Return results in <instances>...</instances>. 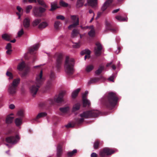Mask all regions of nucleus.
<instances>
[{"label": "nucleus", "mask_w": 157, "mask_h": 157, "mask_svg": "<svg viewBox=\"0 0 157 157\" xmlns=\"http://www.w3.org/2000/svg\"><path fill=\"white\" fill-rule=\"evenodd\" d=\"M78 34V33L77 29H74L73 30L71 35V37L72 38H74L76 37Z\"/></svg>", "instance_id": "37"}, {"label": "nucleus", "mask_w": 157, "mask_h": 157, "mask_svg": "<svg viewBox=\"0 0 157 157\" xmlns=\"http://www.w3.org/2000/svg\"><path fill=\"white\" fill-rule=\"evenodd\" d=\"M45 80L44 78L43 77V71L41 70L36 76L35 84L30 88V92L33 96L36 94L39 88L42 85Z\"/></svg>", "instance_id": "2"}, {"label": "nucleus", "mask_w": 157, "mask_h": 157, "mask_svg": "<svg viewBox=\"0 0 157 157\" xmlns=\"http://www.w3.org/2000/svg\"><path fill=\"white\" fill-rule=\"evenodd\" d=\"M55 78V73L54 72L51 71L50 76V79H51L52 80L54 81Z\"/></svg>", "instance_id": "46"}, {"label": "nucleus", "mask_w": 157, "mask_h": 157, "mask_svg": "<svg viewBox=\"0 0 157 157\" xmlns=\"http://www.w3.org/2000/svg\"><path fill=\"white\" fill-rule=\"evenodd\" d=\"M80 90V88H78L75 90L72 93L71 96L73 98H75L76 97Z\"/></svg>", "instance_id": "28"}, {"label": "nucleus", "mask_w": 157, "mask_h": 157, "mask_svg": "<svg viewBox=\"0 0 157 157\" xmlns=\"http://www.w3.org/2000/svg\"><path fill=\"white\" fill-rule=\"evenodd\" d=\"M63 153L62 146L60 144H58L57 148V156L58 157L61 156Z\"/></svg>", "instance_id": "18"}, {"label": "nucleus", "mask_w": 157, "mask_h": 157, "mask_svg": "<svg viewBox=\"0 0 157 157\" xmlns=\"http://www.w3.org/2000/svg\"><path fill=\"white\" fill-rule=\"evenodd\" d=\"M23 25L25 28H28L30 25L29 19L28 18H25L23 21Z\"/></svg>", "instance_id": "21"}, {"label": "nucleus", "mask_w": 157, "mask_h": 157, "mask_svg": "<svg viewBox=\"0 0 157 157\" xmlns=\"http://www.w3.org/2000/svg\"><path fill=\"white\" fill-rule=\"evenodd\" d=\"M7 50L6 52V53L8 55H10V54L12 51V50L11 49H7Z\"/></svg>", "instance_id": "56"}, {"label": "nucleus", "mask_w": 157, "mask_h": 157, "mask_svg": "<svg viewBox=\"0 0 157 157\" xmlns=\"http://www.w3.org/2000/svg\"><path fill=\"white\" fill-rule=\"evenodd\" d=\"M116 18L120 21H124L126 20V19L125 18L121 16H117L116 17Z\"/></svg>", "instance_id": "48"}, {"label": "nucleus", "mask_w": 157, "mask_h": 157, "mask_svg": "<svg viewBox=\"0 0 157 157\" xmlns=\"http://www.w3.org/2000/svg\"><path fill=\"white\" fill-rule=\"evenodd\" d=\"M88 5L93 8L95 7L97 5V0H87Z\"/></svg>", "instance_id": "17"}, {"label": "nucleus", "mask_w": 157, "mask_h": 157, "mask_svg": "<svg viewBox=\"0 0 157 157\" xmlns=\"http://www.w3.org/2000/svg\"><path fill=\"white\" fill-rule=\"evenodd\" d=\"M48 26V24L46 22L41 23L38 25V28L40 29H44Z\"/></svg>", "instance_id": "27"}, {"label": "nucleus", "mask_w": 157, "mask_h": 157, "mask_svg": "<svg viewBox=\"0 0 157 157\" xmlns=\"http://www.w3.org/2000/svg\"><path fill=\"white\" fill-rule=\"evenodd\" d=\"M46 9L41 6L34 7L33 12V15L35 17H41L42 13L46 11Z\"/></svg>", "instance_id": "8"}, {"label": "nucleus", "mask_w": 157, "mask_h": 157, "mask_svg": "<svg viewBox=\"0 0 157 157\" xmlns=\"http://www.w3.org/2000/svg\"><path fill=\"white\" fill-rule=\"evenodd\" d=\"M24 34V31L22 28L21 30L19 31L18 33V36L20 37Z\"/></svg>", "instance_id": "50"}, {"label": "nucleus", "mask_w": 157, "mask_h": 157, "mask_svg": "<svg viewBox=\"0 0 157 157\" xmlns=\"http://www.w3.org/2000/svg\"><path fill=\"white\" fill-rule=\"evenodd\" d=\"M100 112L97 110H91L84 112L80 114L81 117H84L86 118H95L98 116Z\"/></svg>", "instance_id": "6"}, {"label": "nucleus", "mask_w": 157, "mask_h": 157, "mask_svg": "<svg viewBox=\"0 0 157 157\" xmlns=\"http://www.w3.org/2000/svg\"><path fill=\"white\" fill-rule=\"evenodd\" d=\"M6 75L9 77L10 79H13V75L12 73L8 71H7L6 73Z\"/></svg>", "instance_id": "49"}, {"label": "nucleus", "mask_w": 157, "mask_h": 157, "mask_svg": "<svg viewBox=\"0 0 157 157\" xmlns=\"http://www.w3.org/2000/svg\"><path fill=\"white\" fill-rule=\"evenodd\" d=\"M69 110V107H65L62 108H60L59 110L62 113H65L67 112Z\"/></svg>", "instance_id": "40"}, {"label": "nucleus", "mask_w": 157, "mask_h": 157, "mask_svg": "<svg viewBox=\"0 0 157 157\" xmlns=\"http://www.w3.org/2000/svg\"><path fill=\"white\" fill-rule=\"evenodd\" d=\"M71 18L74 23L68 26V28L69 29H71L72 28H75L79 25V18L78 17H77L76 16H71Z\"/></svg>", "instance_id": "11"}, {"label": "nucleus", "mask_w": 157, "mask_h": 157, "mask_svg": "<svg viewBox=\"0 0 157 157\" xmlns=\"http://www.w3.org/2000/svg\"><path fill=\"white\" fill-rule=\"evenodd\" d=\"M10 35L6 34H4L2 35V39L8 41H10Z\"/></svg>", "instance_id": "33"}, {"label": "nucleus", "mask_w": 157, "mask_h": 157, "mask_svg": "<svg viewBox=\"0 0 157 157\" xmlns=\"http://www.w3.org/2000/svg\"><path fill=\"white\" fill-rule=\"evenodd\" d=\"M40 19H36L33 22V25L34 26H35L38 25L41 21Z\"/></svg>", "instance_id": "36"}, {"label": "nucleus", "mask_w": 157, "mask_h": 157, "mask_svg": "<svg viewBox=\"0 0 157 157\" xmlns=\"http://www.w3.org/2000/svg\"><path fill=\"white\" fill-rule=\"evenodd\" d=\"M123 0H118V2H121ZM113 0H107L101 8V10L102 11H104L109 6L110 4L112 2Z\"/></svg>", "instance_id": "14"}, {"label": "nucleus", "mask_w": 157, "mask_h": 157, "mask_svg": "<svg viewBox=\"0 0 157 157\" xmlns=\"http://www.w3.org/2000/svg\"><path fill=\"white\" fill-rule=\"evenodd\" d=\"M80 47V44L79 43H75L73 45V47L75 48H78Z\"/></svg>", "instance_id": "53"}, {"label": "nucleus", "mask_w": 157, "mask_h": 157, "mask_svg": "<svg viewBox=\"0 0 157 157\" xmlns=\"http://www.w3.org/2000/svg\"><path fill=\"white\" fill-rule=\"evenodd\" d=\"M98 155L95 152L92 153L90 155L91 157H98Z\"/></svg>", "instance_id": "55"}, {"label": "nucleus", "mask_w": 157, "mask_h": 157, "mask_svg": "<svg viewBox=\"0 0 157 157\" xmlns=\"http://www.w3.org/2000/svg\"><path fill=\"white\" fill-rule=\"evenodd\" d=\"M96 47L94 48V53L96 56H99L101 54V51L102 46L101 44L99 42H97L95 43Z\"/></svg>", "instance_id": "10"}, {"label": "nucleus", "mask_w": 157, "mask_h": 157, "mask_svg": "<svg viewBox=\"0 0 157 157\" xmlns=\"http://www.w3.org/2000/svg\"><path fill=\"white\" fill-rule=\"evenodd\" d=\"M17 9L19 12H20L22 10V8L19 6H17Z\"/></svg>", "instance_id": "63"}, {"label": "nucleus", "mask_w": 157, "mask_h": 157, "mask_svg": "<svg viewBox=\"0 0 157 157\" xmlns=\"http://www.w3.org/2000/svg\"><path fill=\"white\" fill-rule=\"evenodd\" d=\"M19 139V137L18 135H16L15 137L14 136H10L6 138V141L8 143L14 144L16 143L17 140H18Z\"/></svg>", "instance_id": "13"}, {"label": "nucleus", "mask_w": 157, "mask_h": 157, "mask_svg": "<svg viewBox=\"0 0 157 157\" xmlns=\"http://www.w3.org/2000/svg\"><path fill=\"white\" fill-rule=\"evenodd\" d=\"M94 68V67L93 65H90L87 66L86 70L87 72H89L92 71Z\"/></svg>", "instance_id": "38"}, {"label": "nucleus", "mask_w": 157, "mask_h": 157, "mask_svg": "<svg viewBox=\"0 0 157 157\" xmlns=\"http://www.w3.org/2000/svg\"><path fill=\"white\" fill-rule=\"evenodd\" d=\"M118 100V96L116 93L109 92L107 93L102 98L101 102L104 107L112 109L116 105Z\"/></svg>", "instance_id": "1"}, {"label": "nucleus", "mask_w": 157, "mask_h": 157, "mask_svg": "<svg viewBox=\"0 0 157 157\" xmlns=\"http://www.w3.org/2000/svg\"><path fill=\"white\" fill-rule=\"evenodd\" d=\"M90 54H87L85 56V59H86V58H89L90 57Z\"/></svg>", "instance_id": "64"}, {"label": "nucleus", "mask_w": 157, "mask_h": 157, "mask_svg": "<svg viewBox=\"0 0 157 157\" xmlns=\"http://www.w3.org/2000/svg\"><path fill=\"white\" fill-rule=\"evenodd\" d=\"M117 48H118V50L116 52V53L117 54H118V53H119L120 52L121 50V48L120 46H118V47Z\"/></svg>", "instance_id": "60"}, {"label": "nucleus", "mask_w": 157, "mask_h": 157, "mask_svg": "<svg viewBox=\"0 0 157 157\" xmlns=\"http://www.w3.org/2000/svg\"><path fill=\"white\" fill-rule=\"evenodd\" d=\"M14 118L13 117H10L9 115L7 116L6 120V123L7 124H11Z\"/></svg>", "instance_id": "24"}, {"label": "nucleus", "mask_w": 157, "mask_h": 157, "mask_svg": "<svg viewBox=\"0 0 157 157\" xmlns=\"http://www.w3.org/2000/svg\"><path fill=\"white\" fill-rule=\"evenodd\" d=\"M28 71V70H26L25 71L23 72L22 74V76H26L27 74Z\"/></svg>", "instance_id": "61"}, {"label": "nucleus", "mask_w": 157, "mask_h": 157, "mask_svg": "<svg viewBox=\"0 0 157 157\" xmlns=\"http://www.w3.org/2000/svg\"><path fill=\"white\" fill-rule=\"evenodd\" d=\"M17 115L19 118H23L25 117L24 112L23 110H21L18 111L17 112Z\"/></svg>", "instance_id": "32"}, {"label": "nucleus", "mask_w": 157, "mask_h": 157, "mask_svg": "<svg viewBox=\"0 0 157 157\" xmlns=\"http://www.w3.org/2000/svg\"><path fill=\"white\" fill-rule=\"evenodd\" d=\"M33 7L31 5H28L25 8V12L27 13H28L30 12V10L32 9Z\"/></svg>", "instance_id": "45"}, {"label": "nucleus", "mask_w": 157, "mask_h": 157, "mask_svg": "<svg viewBox=\"0 0 157 157\" xmlns=\"http://www.w3.org/2000/svg\"><path fill=\"white\" fill-rule=\"evenodd\" d=\"M114 77L113 76H111L108 79V80L114 82Z\"/></svg>", "instance_id": "57"}, {"label": "nucleus", "mask_w": 157, "mask_h": 157, "mask_svg": "<svg viewBox=\"0 0 157 157\" xmlns=\"http://www.w3.org/2000/svg\"><path fill=\"white\" fill-rule=\"evenodd\" d=\"M102 144V142L99 140H96L94 143L93 147L95 149L99 148L100 146Z\"/></svg>", "instance_id": "19"}, {"label": "nucleus", "mask_w": 157, "mask_h": 157, "mask_svg": "<svg viewBox=\"0 0 157 157\" xmlns=\"http://www.w3.org/2000/svg\"><path fill=\"white\" fill-rule=\"evenodd\" d=\"M56 18L57 19H60L62 20H63L65 19L64 17L63 16L61 15L57 16Z\"/></svg>", "instance_id": "51"}, {"label": "nucleus", "mask_w": 157, "mask_h": 157, "mask_svg": "<svg viewBox=\"0 0 157 157\" xmlns=\"http://www.w3.org/2000/svg\"><path fill=\"white\" fill-rule=\"evenodd\" d=\"M104 69L103 66H100L98 69L95 71V74L97 75H99L102 72Z\"/></svg>", "instance_id": "34"}, {"label": "nucleus", "mask_w": 157, "mask_h": 157, "mask_svg": "<svg viewBox=\"0 0 157 157\" xmlns=\"http://www.w3.org/2000/svg\"><path fill=\"white\" fill-rule=\"evenodd\" d=\"M90 51L88 49H86L81 51V54L82 55H86L87 54H90Z\"/></svg>", "instance_id": "41"}, {"label": "nucleus", "mask_w": 157, "mask_h": 157, "mask_svg": "<svg viewBox=\"0 0 157 157\" xmlns=\"http://www.w3.org/2000/svg\"><path fill=\"white\" fill-rule=\"evenodd\" d=\"M37 2L40 5L42 6L43 8L46 9L48 7V6L46 5L43 0H37Z\"/></svg>", "instance_id": "31"}, {"label": "nucleus", "mask_w": 157, "mask_h": 157, "mask_svg": "<svg viewBox=\"0 0 157 157\" xmlns=\"http://www.w3.org/2000/svg\"><path fill=\"white\" fill-rule=\"evenodd\" d=\"M39 44H36L29 48V52L30 54L33 53L34 51L37 50L39 48Z\"/></svg>", "instance_id": "16"}, {"label": "nucleus", "mask_w": 157, "mask_h": 157, "mask_svg": "<svg viewBox=\"0 0 157 157\" xmlns=\"http://www.w3.org/2000/svg\"><path fill=\"white\" fill-rule=\"evenodd\" d=\"M81 118H77L75 120V122L76 124H80L82 123L84 121V119L83 117H81Z\"/></svg>", "instance_id": "39"}, {"label": "nucleus", "mask_w": 157, "mask_h": 157, "mask_svg": "<svg viewBox=\"0 0 157 157\" xmlns=\"http://www.w3.org/2000/svg\"><path fill=\"white\" fill-rule=\"evenodd\" d=\"M77 151L76 149H74L72 151H69L67 153V155L69 157H71L74 155L77 152Z\"/></svg>", "instance_id": "35"}, {"label": "nucleus", "mask_w": 157, "mask_h": 157, "mask_svg": "<svg viewBox=\"0 0 157 157\" xmlns=\"http://www.w3.org/2000/svg\"><path fill=\"white\" fill-rule=\"evenodd\" d=\"M28 2L29 3H36L37 2L36 0H28Z\"/></svg>", "instance_id": "58"}, {"label": "nucleus", "mask_w": 157, "mask_h": 157, "mask_svg": "<svg viewBox=\"0 0 157 157\" xmlns=\"http://www.w3.org/2000/svg\"><path fill=\"white\" fill-rule=\"evenodd\" d=\"M11 44L10 43H8L6 47V49H11Z\"/></svg>", "instance_id": "52"}, {"label": "nucleus", "mask_w": 157, "mask_h": 157, "mask_svg": "<svg viewBox=\"0 0 157 157\" xmlns=\"http://www.w3.org/2000/svg\"><path fill=\"white\" fill-rule=\"evenodd\" d=\"M66 94L65 91H63L59 93L57 98H49L47 101L41 103L39 106L41 107L45 106H49L54 104L55 103H62L64 101V96Z\"/></svg>", "instance_id": "3"}, {"label": "nucleus", "mask_w": 157, "mask_h": 157, "mask_svg": "<svg viewBox=\"0 0 157 157\" xmlns=\"http://www.w3.org/2000/svg\"><path fill=\"white\" fill-rule=\"evenodd\" d=\"M60 22L59 21H56L55 22L54 24V26L56 29L58 30L59 28V25Z\"/></svg>", "instance_id": "44"}, {"label": "nucleus", "mask_w": 157, "mask_h": 157, "mask_svg": "<svg viewBox=\"0 0 157 157\" xmlns=\"http://www.w3.org/2000/svg\"><path fill=\"white\" fill-rule=\"evenodd\" d=\"M15 107V106L13 104H11L9 105V108L11 109H13Z\"/></svg>", "instance_id": "62"}, {"label": "nucleus", "mask_w": 157, "mask_h": 157, "mask_svg": "<svg viewBox=\"0 0 157 157\" xmlns=\"http://www.w3.org/2000/svg\"><path fill=\"white\" fill-rule=\"evenodd\" d=\"M80 104L79 103H77L74 105L73 107L72 111L75 112L78 110L80 107Z\"/></svg>", "instance_id": "29"}, {"label": "nucleus", "mask_w": 157, "mask_h": 157, "mask_svg": "<svg viewBox=\"0 0 157 157\" xmlns=\"http://www.w3.org/2000/svg\"><path fill=\"white\" fill-rule=\"evenodd\" d=\"M106 29L105 31V32L107 33V31H109L110 32L113 33H116L117 30L114 28L112 25L109 22L106 21Z\"/></svg>", "instance_id": "12"}, {"label": "nucleus", "mask_w": 157, "mask_h": 157, "mask_svg": "<svg viewBox=\"0 0 157 157\" xmlns=\"http://www.w3.org/2000/svg\"><path fill=\"white\" fill-rule=\"evenodd\" d=\"M115 151L113 149L108 147H105L101 150L99 152L101 157H104L106 155H109L113 154Z\"/></svg>", "instance_id": "9"}, {"label": "nucleus", "mask_w": 157, "mask_h": 157, "mask_svg": "<svg viewBox=\"0 0 157 157\" xmlns=\"http://www.w3.org/2000/svg\"><path fill=\"white\" fill-rule=\"evenodd\" d=\"M20 81V79L19 78L15 79L9 86L8 91L10 95L13 96L16 94Z\"/></svg>", "instance_id": "5"}, {"label": "nucleus", "mask_w": 157, "mask_h": 157, "mask_svg": "<svg viewBox=\"0 0 157 157\" xmlns=\"http://www.w3.org/2000/svg\"><path fill=\"white\" fill-rule=\"evenodd\" d=\"M23 119L19 117L16 118L14 121L15 123L17 126L21 125L22 124Z\"/></svg>", "instance_id": "22"}, {"label": "nucleus", "mask_w": 157, "mask_h": 157, "mask_svg": "<svg viewBox=\"0 0 157 157\" xmlns=\"http://www.w3.org/2000/svg\"><path fill=\"white\" fill-rule=\"evenodd\" d=\"M54 81L51 79H49L47 82L46 85V89L47 90H49L52 88L53 84Z\"/></svg>", "instance_id": "20"}, {"label": "nucleus", "mask_w": 157, "mask_h": 157, "mask_svg": "<svg viewBox=\"0 0 157 157\" xmlns=\"http://www.w3.org/2000/svg\"><path fill=\"white\" fill-rule=\"evenodd\" d=\"M63 59V55L61 53L59 54L56 57V63L53 67V68H55L56 69V71L58 72L60 71L61 68Z\"/></svg>", "instance_id": "7"}, {"label": "nucleus", "mask_w": 157, "mask_h": 157, "mask_svg": "<svg viewBox=\"0 0 157 157\" xmlns=\"http://www.w3.org/2000/svg\"><path fill=\"white\" fill-rule=\"evenodd\" d=\"M88 93V92L87 91L85 92L84 94L82 95V99H86V96Z\"/></svg>", "instance_id": "54"}, {"label": "nucleus", "mask_w": 157, "mask_h": 157, "mask_svg": "<svg viewBox=\"0 0 157 157\" xmlns=\"http://www.w3.org/2000/svg\"><path fill=\"white\" fill-rule=\"evenodd\" d=\"M85 2V0H78L76 3V7L78 8L83 6Z\"/></svg>", "instance_id": "30"}, {"label": "nucleus", "mask_w": 157, "mask_h": 157, "mask_svg": "<svg viewBox=\"0 0 157 157\" xmlns=\"http://www.w3.org/2000/svg\"><path fill=\"white\" fill-rule=\"evenodd\" d=\"M88 35L90 37H94L95 36V32L94 29H91L88 33Z\"/></svg>", "instance_id": "43"}, {"label": "nucleus", "mask_w": 157, "mask_h": 157, "mask_svg": "<svg viewBox=\"0 0 157 157\" xmlns=\"http://www.w3.org/2000/svg\"><path fill=\"white\" fill-rule=\"evenodd\" d=\"M73 126L72 124L71 123H69L66 125V127L67 128H69L71 127H73Z\"/></svg>", "instance_id": "59"}, {"label": "nucleus", "mask_w": 157, "mask_h": 157, "mask_svg": "<svg viewBox=\"0 0 157 157\" xmlns=\"http://www.w3.org/2000/svg\"><path fill=\"white\" fill-rule=\"evenodd\" d=\"M25 67V63L24 62H22L18 65L17 69L19 71H21Z\"/></svg>", "instance_id": "26"}, {"label": "nucleus", "mask_w": 157, "mask_h": 157, "mask_svg": "<svg viewBox=\"0 0 157 157\" xmlns=\"http://www.w3.org/2000/svg\"><path fill=\"white\" fill-rule=\"evenodd\" d=\"M51 9L50 10L51 11H53L58 8L57 5L55 3H51Z\"/></svg>", "instance_id": "42"}, {"label": "nucleus", "mask_w": 157, "mask_h": 157, "mask_svg": "<svg viewBox=\"0 0 157 157\" xmlns=\"http://www.w3.org/2000/svg\"><path fill=\"white\" fill-rule=\"evenodd\" d=\"M47 115V114L45 112H41L38 114L36 117L34 119L35 121H37L39 119L45 117Z\"/></svg>", "instance_id": "25"}, {"label": "nucleus", "mask_w": 157, "mask_h": 157, "mask_svg": "<svg viewBox=\"0 0 157 157\" xmlns=\"http://www.w3.org/2000/svg\"><path fill=\"white\" fill-rule=\"evenodd\" d=\"M74 59L70 58L68 56H66L64 66L66 72L69 76L72 75L74 72Z\"/></svg>", "instance_id": "4"}, {"label": "nucleus", "mask_w": 157, "mask_h": 157, "mask_svg": "<svg viewBox=\"0 0 157 157\" xmlns=\"http://www.w3.org/2000/svg\"><path fill=\"white\" fill-rule=\"evenodd\" d=\"M60 5L64 7H67L68 6V4L63 1H61L60 2Z\"/></svg>", "instance_id": "47"}, {"label": "nucleus", "mask_w": 157, "mask_h": 157, "mask_svg": "<svg viewBox=\"0 0 157 157\" xmlns=\"http://www.w3.org/2000/svg\"><path fill=\"white\" fill-rule=\"evenodd\" d=\"M103 77L101 76L100 77H95L91 78L90 81L88 82V84L90 85L91 84L95 83L98 82L100 80L102 79Z\"/></svg>", "instance_id": "15"}, {"label": "nucleus", "mask_w": 157, "mask_h": 157, "mask_svg": "<svg viewBox=\"0 0 157 157\" xmlns=\"http://www.w3.org/2000/svg\"><path fill=\"white\" fill-rule=\"evenodd\" d=\"M83 106L86 107L87 106L89 107L90 105V101L87 100V98L82 99Z\"/></svg>", "instance_id": "23"}]
</instances>
